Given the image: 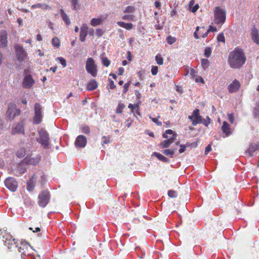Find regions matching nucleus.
Here are the masks:
<instances>
[{"mask_svg": "<svg viewBox=\"0 0 259 259\" xmlns=\"http://www.w3.org/2000/svg\"><path fill=\"white\" fill-rule=\"evenodd\" d=\"M246 57L243 50L236 48L229 55L228 62L233 69L240 68L245 62Z\"/></svg>", "mask_w": 259, "mask_h": 259, "instance_id": "obj_1", "label": "nucleus"}, {"mask_svg": "<svg viewBox=\"0 0 259 259\" xmlns=\"http://www.w3.org/2000/svg\"><path fill=\"white\" fill-rule=\"evenodd\" d=\"M192 122V125L194 126L196 125L198 123H202L205 126H208V124L210 123V119L208 116L206 117V119H203L199 114V110L195 109L192 114L188 117Z\"/></svg>", "mask_w": 259, "mask_h": 259, "instance_id": "obj_2", "label": "nucleus"}, {"mask_svg": "<svg viewBox=\"0 0 259 259\" xmlns=\"http://www.w3.org/2000/svg\"><path fill=\"white\" fill-rule=\"evenodd\" d=\"M51 194L48 190H45L40 192L38 196V204L41 207H46L49 203Z\"/></svg>", "mask_w": 259, "mask_h": 259, "instance_id": "obj_3", "label": "nucleus"}, {"mask_svg": "<svg viewBox=\"0 0 259 259\" xmlns=\"http://www.w3.org/2000/svg\"><path fill=\"white\" fill-rule=\"evenodd\" d=\"M85 69L87 72L93 77H95L98 75V70L94 60L92 58H89L85 64Z\"/></svg>", "mask_w": 259, "mask_h": 259, "instance_id": "obj_4", "label": "nucleus"}, {"mask_svg": "<svg viewBox=\"0 0 259 259\" xmlns=\"http://www.w3.org/2000/svg\"><path fill=\"white\" fill-rule=\"evenodd\" d=\"M20 112V110L17 108L16 105L11 103L8 105V108L6 112V118L10 120H12L16 116L19 115Z\"/></svg>", "mask_w": 259, "mask_h": 259, "instance_id": "obj_5", "label": "nucleus"}, {"mask_svg": "<svg viewBox=\"0 0 259 259\" xmlns=\"http://www.w3.org/2000/svg\"><path fill=\"white\" fill-rule=\"evenodd\" d=\"M226 18L225 11L219 7H216L214 10V23L222 25L225 22Z\"/></svg>", "mask_w": 259, "mask_h": 259, "instance_id": "obj_6", "label": "nucleus"}, {"mask_svg": "<svg viewBox=\"0 0 259 259\" xmlns=\"http://www.w3.org/2000/svg\"><path fill=\"white\" fill-rule=\"evenodd\" d=\"M39 140L38 142L40 143L44 148H48L49 145V135L47 131L41 130L38 132Z\"/></svg>", "mask_w": 259, "mask_h": 259, "instance_id": "obj_7", "label": "nucleus"}, {"mask_svg": "<svg viewBox=\"0 0 259 259\" xmlns=\"http://www.w3.org/2000/svg\"><path fill=\"white\" fill-rule=\"evenodd\" d=\"M16 248L19 252L21 253V258H25L27 254L29 252V244L24 241H19L16 246Z\"/></svg>", "mask_w": 259, "mask_h": 259, "instance_id": "obj_8", "label": "nucleus"}, {"mask_svg": "<svg viewBox=\"0 0 259 259\" xmlns=\"http://www.w3.org/2000/svg\"><path fill=\"white\" fill-rule=\"evenodd\" d=\"M29 179L34 181L35 183L36 180H38V183L42 186L46 182V176L42 170H38L35 172Z\"/></svg>", "mask_w": 259, "mask_h": 259, "instance_id": "obj_9", "label": "nucleus"}, {"mask_svg": "<svg viewBox=\"0 0 259 259\" xmlns=\"http://www.w3.org/2000/svg\"><path fill=\"white\" fill-rule=\"evenodd\" d=\"M35 115L33 117V121L35 124H38L42 121V107L38 103H36L34 105Z\"/></svg>", "mask_w": 259, "mask_h": 259, "instance_id": "obj_10", "label": "nucleus"}, {"mask_svg": "<svg viewBox=\"0 0 259 259\" xmlns=\"http://www.w3.org/2000/svg\"><path fill=\"white\" fill-rule=\"evenodd\" d=\"M5 184L7 188L12 192H15L17 189V182L13 178H7L5 181Z\"/></svg>", "mask_w": 259, "mask_h": 259, "instance_id": "obj_11", "label": "nucleus"}, {"mask_svg": "<svg viewBox=\"0 0 259 259\" xmlns=\"http://www.w3.org/2000/svg\"><path fill=\"white\" fill-rule=\"evenodd\" d=\"M15 49L17 59L19 61H23L27 56V53L24 48L20 46L16 45Z\"/></svg>", "mask_w": 259, "mask_h": 259, "instance_id": "obj_12", "label": "nucleus"}, {"mask_svg": "<svg viewBox=\"0 0 259 259\" xmlns=\"http://www.w3.org/2000/svg\"><path fill=\"white\" fill-rule=\"evenodd\" d=\"M40 160L41 156L37 155L33 157H26L24 159L23 161L26 164L36 165L39 163Z\"/></svg>", "mask_w": 259, "mask_h": 259, "instance_id": "obj_13", "label": "nucleus"}, {"mask_svg": "<svg viewBox=\"0 0 259 259\" xmlns=\"http://www.w3.org/2000/svg\"><path fill=\"white\" fill-rule=\"evenodd\" d=\"M12 133L15 134H24V127L23 122H20L13 125Z\"/></svg>", "mask_w": 259, "mask_h": 259, "instance_id": "obj_14", "label": "nucleus"}, {"mask_svg": "<svg viewBox=\"0 0 259 259\" xmlns=\"http://www.w3.org/2000/svg\"><path fill=\"white\" fill-rule=\"evenodd\" d=\"M87 143V138L83 135H79L76 139L75 144L77 147L83 148L86 146Z\"/></svg>", "mask_w": 259, "mask_h": 259, "instance_id": "obj_15", "label": "nucleus"}, {"mask_svg": "<svg viewBox=\"0 0 259 259\" xmlns=\"http://www.w3.org/2000/svg\"><path fill=\"white\" fill-rule=\"evenodd\" d=\"M89 27L86 24H83L80 28L79 39L81 41L84 42L85 37L88 35Z\"/></svg>", "mask_w": 259, "mask_h": 259, "instance_id": "obj_16", "label": "nucleus"}, {"mask_svg": "<svg viewBox=\"0 0 259 259\" xmlns=\"http://www.w3.org/2000/svg\"><path fill=\"white\" fill-rule=\"evenodd\" d=\"M8 33L6 30H3L0 32V47L4 48L8 44Z\"/></svg>", "mask_w": 259, "mask_h": 259, "instance_id": "obj_17", "label": "nucleus"}, {"mask_svg": "<svg viewBox=\"0 0 259 259\" xmlns=\"http://www.w3.org/2000/svg\"><path fill=\"white\" fill-rule=\"evenodd\" d=\"M240 87V82L237 80L235 79L229 85L228 90L230 93H233L237 92L239 90Z\"/></svg>", "mask_w": 259, "mask_h": 259, "instance_id": "obj_18", "label": "nucleus"}, {"mask_svg": "<svg viewBox=\"0 0 259 259\" xmlns=\"http://www.w3.org/2000/svg\"><path fill=\"white\" fill-rule=\"evenodd\" d=\"M177 137V134H174L172 137L169 138L167 140L163 141L160 144V146L162 148H167L169 145L174 142Z\"/></svg>", "mask_w": 259, "mask_h": 259, "instance_id": "obj_19", "label": "nucleus"}, {"mask_svg": "<svg viewBox=\"0 0 259 259\" xmlns=\"http://www.w3.org/2000/svg\"><path fill=\"white\" fill-rule=\"evenodd\" d=\"M34 81L30 75L26 76L24 77L23 82L22 86L24 88H30L33 84Z\"/></svg>", "mask_w": 259, "mask_h": 259, "instance_id": "obj_20", "label": "nucleus"}, {"mask_svg": "<svg viewBox=\"0 0 259 259\" xmlns=\"http://www.w3.org/2000/svg\"><path fill=\"white\" fill-rule=\"evenodd\" d=\"M259 149V143H252L250 145L249 148L246 150V153H248L251 157L253 156V153Z\"/></svg>", "mask_w": 259, "mask_h": 259, "instance_id": "obj_21", "label": "nucleus"}, {"mask_svg": "<svg viewBox=\"0 0 259 259\" xmlns=\"http://www.w3.org/2000/svg\"><path fill=\"white\" fill-rule=\"evenodd\" d=\"M98 86V82L94 79H91L87 83L85 89L88 91H92L96 90Z\"/></svg>", "mask_w": 259, "mask_h": 259, "instance_id": "obj_22", "label": "nucleus"}, {"mask_svg": "<svg viewBox=\"0 0 259 259\" xmlns=\"http://www.w3.org/2000/svg\"><path fill=\"white\" fill-rule=\"evenodd\" d=\"M251 36L252 40L256 44H259V36L258 30L255 27H253L251 29Z\"/></svg>", "mask_w": 259, "mask_h": 259, "instance_id": "obj_23", "label": "nucleus"}, {"mask_svg": "<svg viewBox=\"0 0 259 259\" xmlns=\"http://www.w3.org/2000/svg\"><path fill=\"white\" fill-rule=\"evenodd\" d=\"M223 132L228 137L232 134L230 125L226 122L224 121L222 126Z\"/></svg>", "mask_w": 259, "mask_h": 259, "instance_id": "obj_24", "label": "nucleus"}, {"mask_svg": "<svg viewBox=\"0 0 259 259\" xmlns=\"http://www.w3.org/2000/svg\"><path fill=\"white\" fill-rule=\"evenodd\" d=\"M33 9L40 8L43 10H47L48 9H52V7L46 4L38 3L37 4L33 5L31 6Z\"/></svg>", "mask_w": 259, "mask_h": 259, "instance_id": "obj_25", "label": "nucleus"}, {"mask_svg": "<svg viewBox=\"0 0 259 259\" xmlns=\"http://www.w3.org/2000/svg\"><path fill=\"white\" fill-rule=\"evenodd\" d=\"M19 242V241L16 240L15 239H13L12 240H10L7 242L8 248L11 250H13L15 248H16V246L17 245V243H18Z\"/></svg>", "mask_w": 259, "mask_h": 259, "instance_id": "obj_26", "label": "nucleus"}, {"mask_svg": "<svg viewBox=\"0 0 259 259\" xmlns=\"http://www.w3.org/2000/svg\"><path fill=\"white\" fill-rule=\"evenodd\" d=\"M35 184L36 183L34 181L28 179L26 182L27 190L29 192L32 191L35 188Z\"/></svg>", "mask_w": 259, "mask_h": 259, "instance_id": "obj_27", "label": "nucleus"}, {"mask_svg": "<svg viewBox=\"0 0 259 259\" xmlns=\"http://www.w3.org/2000/svg\"><path fill=\"white\" fill-rule=\"evenodd\" d=\"M103 21H104V19H103L102 18H93L91 20L90 24L92 26L95 27L97 25H99L101 24Z\"/></svg>", "mask_w": 259, "mask_h": 259, "instance_id": "obj_28", "label": "nucleus"}, {"mask_svg": "<svg viewBox=\"0 0 259 259\" xmlns=\"http://www.w3.org/2000/svg\"><path fill=\"white\" fill-rule=\"evenodd\" d=\"M60 13L61 14L63 20L65 22V24L67 25H69L71 23V22L67 15L65 13V12L63 9L60 10Z\"/></svg>", "mask_w": 259, "mask_h": 259, "instance_id": "obj_29", "label": "nucleus"}, {"mask_svg": "<svg viewBox=\"0 0 259 259\" xmlns=\"http://www.w3.org/2000/svg\"><path fill=\"white\" fill-rule=\"evenodd\" d=\"M153 155H155L159 160H160L163 162H169L168 159L167 158H166V157L163 156L161 154H159L157 152H154L153 153Z\"/></svg>", "mask_w": 259, "mask_h": 259, "instance_id": "obj_30", "label": "nucleus"}, {"mask_svg": "<svg viewBox=\"0 0 259 259\" xmlns=\"http://www.w3.org/2000/svg\"><path fill=\"white\" fill-rule=\"evenodd\" d=\"M52 44L54 47L58 48L60 46V40L57 37H54L52 39Z\"/></svg>", "mask_w": 259, "mask_h": 259, "instance_id": "obj_31", "label": "nucleus"}, {"mask_svg": "<svg viewBox=\"0 0 259 259\" xmlns=\"http://www.w3.org/2000/svg\"><path fill=\"white\" fill-rule=\"evenodd\" d=\"M177 149H165L163 151H162V152L167 155V156H170L171 157H173V155L175 153V151Z\"/></svg>", "mask_w": 259, "mask_h": 259, "instance_id": "obj_32", "label": "nucleus"}, {"mask_svg": "<svg viewBox=\"0 0 259 259\" xmlns=\"http://www.w3.org/2000/svg\"><path fill=\"white\" fill-rule=\"evenodd\" d=\"M81 132L85 134H89L90 133V127L86 125H82L80 126Z\"/></svg>", "mask_w": 259, "mask_h": 259, "instance_id": "obj_33", "label": "nucleus"}, {"mask_svg": "<svg viewBox=\"0 0 259 259\" xmlns=\"http://www.w3.org/2000/svg\"><path fill=\"white\" fill-rule=\"evenodd\" d=\"M253 114L255 118H259V103H257L253 110Z\"/></svg>", "mask_w": 259, "mask_h": 259, "instance_id": "obj_34", "label": "nucleus"}, {"mask_svg": "<svg viewBox=\"0 0 259 259\" xmlns=\"http://www.w3.org/2000/svg\"><path fill=\"white\" fill-rule=\"evenodd\" d=\"M56 60H58L60 62V63L62 64V67L63 68H65L66 67V66H67L66 61L64 58L59 57L57 58Z\"/></svg>", "mask_w": 259, "mask_h": 259, "instance_id": "obj_35", "label": "nucleus"}, {"mask_svg": "<svg viewBox=\"0 0 259 259\" xmlns=\"http://www.w3.org/2000/svg\"><path fill=\"white\" fill-rule=\"evenodd\" d=\"M201 65L204 69H206L209 66V62L207 59H201Z\"/></svg>", "mask_w": 259, "mask_h": 259, "instance_id": "obj_36", "label": "nucleus"}, {"mask_svg": "<svg viewBox=\"0 0 259 259\" xmlns=\"http://www.w3.org/2000/svg\"><path fill=\"white\" fill-rule=\"evenodd\" d=\"M217 39L219 42H225V39L223 33H220L218 35L217 37Z\"/></svg>", "mask_w": 259, "mask_h": 259, "instance_id": "obj_37", "label": "nucleus"}, {"mask_svg": "<svg viewBox=\"0 0 259 259\" xmlns=\"http://www.w3.org/2000/svg\"><path fill=\"white\" fill-rule=\"evenodd\" d=\"M166 40L168 44L171 45L176 41V38L174 37L169 36L167 37Z\"/></svg>", "mask_w": 259, "mask_h": 259, "instance_id": "obj_38", "label": "nucleus"}, {"mask_svg": "<svg viewBox=\"0 0 259 259\" xmlns=\"http://www.w3.org/2000/svg\"><path fill=\"white\" fill-rule=\"evenodd\" d=\"M211 54V49L210 48L207 47L205 48L204 51V56L206 57H209Z\"/></svg>", "mask_w": 259, "mask_h": 259, "instance_id": "obj_39", "label": "nucleus"}, {"mask_svg": "<svg viewBox=\"0 0 259 259\" xmlns=\"http://www.w3.org/2000/svg\"><path fill=\"white\" fill-rule=\"evenodd\" d=\"M168 196L171 198H176L177 196V193L174 190H169L168 192Z\"/></svg>", "mask_w": 259, "mask_h": 259, "instance_id": "obj_40", "label": "nucleus"}, {"mask_svg": "<svg viewBox=\"0 0 259 259\" xmlns=\"http://www.w3.org/2000/svg\"><path fill=\"white\" fill-rule=\"evenodd\" d=\"M155 60L158 64H159V65L163 64V58L161 57H160L158 55H157L155 57Z\"/></svg>", "mask_w": 259, "mask_h": 259, "instance_id": "obj_41", "label": "nucleus"}, {"mask_svg": "<svg viewBox=\"0 0 259 259\" xmlns=\"http://www.w3.org/2000/svg\"><path fill=\"white\" fill-rule=\"evenodd\" d=\"M128 108L131 109V111L132 112H134V110L138 111L139 110V107L138 105H136L134 106L132 104H130L128 105Z\"/></svg>", "mask_w": 259, "mask_h": 259, "instance_id": "obj_42", "label": "nucleus"}, {"mask_svg": "<svg viewBox=\"0 0 259 259\" xmlns=\"http://www.w3.org/2000/svg\"><path fill=\"white\" fill-rule=\"evenodd\" d=\"M25 154V151L24 149H20L17 152V156L19 157H22Z\"/></svg>", "mask_w": 259, "mask_h": 259, "instance_id": "obj_43", "label": "nucleus"}, {"mask_svg": "<svg viewBox=\"0 0 259 259\" xmlns=\"http://www.w3.org/2000/svg\"><path fill=\"white\" fill-rule=\"evenodd\" d=\"M70 1L73 6V10H76L78 5V0H70Z\"/></svg>", "mask_w": 259, "mask_h": 259, "instance_id": "obj_44", "label": "nucleus"}, {"mask_svg": "<svg viewBox=\"0 0 259 259\" xmlns=\"http://www.w3.org/2000/svg\"><path fill=\"white\" fill-rule=\"evenodd\" d=\"M217 29L211 26H210L209 29L207 30V32L203 35V37H205L207 35L208 32L211 31H217Z\"/></svg>", "mask_w": 259, "mask_h": 259, "instance_id": "obj_45", "label": "nucleus"}, {"mask_svg": "<svg viewBox=\"0 0 259 259\" xmlns=\"http://www.w3.org/2000/svg\"><path fill=\"white\" fill-rule=\"evenodd\" d=\"M102 63L104 66L107 67L110 65V62L107 58H105L103 59Z\"/></svg>", "mask_w": 259, "mask_h": 259, "instance_id": "obj_46", "label": "nucleus"}, {"mask_svg": "<svg viewBox=\"0 0 259 259\" xmlns=\"http://www.w3.org/2000/svg\"><path fill=\"white\" fill-rule=\"evenodd\" d=\"M124 106L123 105V104H120L118 105V107H117V109L116 110V112L117 113H121L122 110L124 108Z\"/></svg>", "mask_w": 259, "mask_h": 259, "instance_id": "obj_47", "label": "nucleus"}, {"mask_svg": "<svg viewBox=\"0 0 259 259\" xmlns=\"http://www.w3.org/2000/svg\"><path fill=\"white\" fill-rule=\"evenodd\" d=\"M158 72V67L157 66H152L151 69V73L152 75H155Z\"/></svg>", "mask_w": 259, "mask_h": 259, "instance_id": "obj_48", "label": "nucleus"}, {"mask_svg": "<svg viewBox=\"0 0 259 259\" xmlns=\"http://www.w3.org/2000/svg\"><path fill=\"white\" fill-rule=\"evenodd\" d=\"M228 119L230 121V122L233 124L234 123V116H233V113H229L228 114Z\"/></svg>", "mask_w": 259, "mask_h": 259, "instance_id": "obj_49", "label": "nucleus"}, {"mask_svg": "<svg viewBox=\"0 0 259 259\" xmlns=\"http://www.w3.org/2000/svg\"><path fill=\"white\" fill-rule=\"evenodd\" d=\"M134 11V8L132 6H128L125 9L124 12L126 13H132Z\"/></svg>", "mask_w": 259, "mask_h": 259, "instance_id": "obj_50", "label": "nucleus"}, {"mask_svg": "<svg viewBox=\"0 0 259 259\" xmlns=\"http://www.w3.org/2000/svg\"><path fill=\"white\" fill-rule=\"evenodd\" d=\"M103 34V32L102 29H97L96 30V35L98 37H101Z\"/></svg>", "mask_w": 259, "mask_h": 259, "instance_id": "obj_51", "label": "nucleus"}, {"mask_svg": "<svg viewBox=\"0 0 259 259\" xmlns=\"http://www.w3.org/2000/svg\"><path fill=\"white\" fill-rule=\"evenodd\" d=\"M123 19L126 20H132L133 16L131 15H127L123 16Z\"/></svg>", "mask_w": 259, "mask_h": 259, "instance_id": "obj_52", "label": "nucleus"}, {"mask_svg": "<svg viewBox=\"0 0 259 259\" xmlns=\"http://www.w3.org/2000/svg\"><path fill=\"white\" fill-rule=\"evenodd\" d=\"M151 118V120H152V121H153L154 123H155L157 125H161V122L159 121L158 120L157 118H152V117H150Z\"/></svg>", "mask_w": 259, "mask_h": 259, "instance_id": "obj_53", "label": "nucleus"}, {"mask_svg": "<svg viewBox=\"0 0 259 259\" xmlns=\"http://www.w3.org/2000/svg\"><path fill=\"white\" fill-rule=\"evenodd\" d=\"M211 150V146L208 145L206 146L205 149V154H207Z\"/></svg>", "mask_w": 259, "mask_h": 259, "instance_id": "obj_54", "label": "nucleus"}, {"mask_svg": "<svg viewBox=\"0 0 259 259\" xmlns=\"http://www.w3.org/2000/svg\"><path fill=\"white\" fill-rule=\"evenodd\" d=\"M22 259H36L34 256L31 253H27V255L25 257V258H22Z\"/></svg>", "mask_w": 259, "mask_h": 259, "instance_id": "obj_55", "label": "nucleus"}, {"mask_svg": "<svg viewBox=\"0 0 259 259\" xmlns=\"http://www.w3.org/2000/svg\"><path fill=\"white\" fill-rule=\"evenodd\" d=\"M133 27V25L132 23H129L126 24V25H125V27L124 28H125L127 30H130V29H132Z\"/></svg>", "mask_w": 259, "mask_h": 259, "instance_id": "obj_56", "label": "nucleus"}, {"mask_svg": "<svg viewBox=\"0 0 259 259\" xmlns=\"http://www.w3.org/2000/svg\"><path fill=\"white\" fill-rule=\"evenodd\" d=\"M186 146L185 145H180V149L179 150V153H182L185 151V149L186 148Z\"/></svg>", "mask_w": 259, "mask_h": 259, "instance_id": "obj_57", "label": "nucleus"}, {"mask_svg": "<svg viewBox=\"0 0 259 259\" xmlns=\"http://www.w3.org/2000/svg\"><path fill=\"white\" fill-rule=\"evenodd\" d=\"M199 8L198 4L195 5L192 9L191 11L193 13L196 12Z\"/></svg>", "mask_w": 259, "mask_h": 259, "instance_id": "obj_58", "label": "nucleus"}, {"mask_svg": "<svg viewBox=\"0 0 259 259\" xmlns=\"http://www.w3.org/2000/svg\"><path fill=\"white\" fill-rule=\"evenodd\" d=\"M129 84H130L129 83H126L124 85V86H123V89H124L123 93H125L126 92V91L128 90V88L129 87Z\"/></svg>", "mask_w": 259, "mask_h": 259, "instance_id": "obj_59", "label": "nucleus"}, {"mask_svg": "<svg viewBox=\"0 0 259 259\" xmlns=\"http://www.w3.org/2000/svg\"><path fill=\"white\" fill-rule=\"evenodd\" d=\"M117 23L119 26L122 27L123 28H125L126 24V23L123 22H117Z\"/></svg>", "mask_w": 259, "mask_h": 259, "instance_id": "obj_60", "label": "nucleus"}, {"mask_svg": "<svg viewBox=\"0 0 259 259\" xmlns=\"http://www.w3.org/2000/svg\"><path fill=\"white\" fill-rule=\"evenodd\" d=\"M102 142L104 144H108L110 142L109 140L108 139H107V138L106 137H103Z\"/></svg>", "mask_w": 259, "mask_h": 259, "instance_id": "obj_61", "label": "nucleus"}, {"mask_svg": "<svg viewBox=\"0 0 259 259\" xmlns=\"http://www.w3.org/2000/svg\"><path fill=\"white\" fill-rule=\"evenodd\" d=\"M18 170H19V173L20 175L24 174L26 171V169L24 168H23L19 167Z\"/></svg>", "mask_w": 259, "mask_h": 259, "instance_id": "obj_62", "label": "nucleus"}, {"mask_svg": "<svg viewBox=\"0 0 259 259\" xmlns=\"http://www.w3.org/2000/svg\"><path fill=\"white\" fill-rule=\"evenodd\" d=\"M108 80L110 81V84L109 85V88L110 89H113V81L111 79H109Z\"/></svg>", "mask_w": 259, "mask_h": 259, "instance_id": "obj_63", "label": "nucleus"}, {"mask_svg": "<svg viewBox=\"0 0 259 259\" xmlns=\"http://www.w3.org/2000/svg\"><path fill=\"white\" fill-rule=\"evenodd\" d=\"M94 34H95V31H94V29L91 28L89 31V34L90 36H94Z\"/></svg>", "mask_w": 259, "mask_h": 259, "instance_id": "obj_64", "label": "nucleus"}]
</instances>
